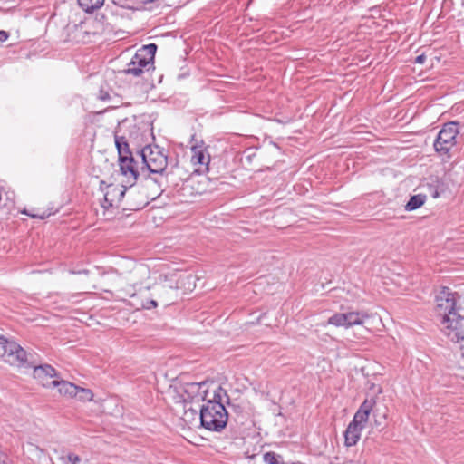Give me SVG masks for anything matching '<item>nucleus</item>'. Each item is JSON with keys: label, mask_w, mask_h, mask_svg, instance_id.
I'll return each mask as SVG.
<instances>
[{"label": "nucleus", "mask_w": 464, "mask_h": 464, "mask_svg": "<svg viewBox=\"0 0 464 464\" xmlns=\"http://www.w3.org/2000/svg\"><path fill=\"white\" fill-rule=\"evenodd\" d=\"M436 311L441 316L442 331L454 343L460 344L464 357V304L461 297L449 287H441L435 297Z\"/></svg>", "instance_id": "obj_1"}, {"label": "nucleus", "mask_w": 464, "mask_h": 464, "mask_svg": "<svg viewBox=\"0 0 464 464\" xmlns=\"http://www.w3.org/2000/svg\"><path fill=\"white\" fill-rule=\"evenodd\" d=\"M139 156L141 158L140 167L141 174L145 175L147 185L150 183L158 184L160 181L158 178H151L150 174L162 175L168 165V158L158 146H145L140 152Z\"/></svg>", "instance_id": "obj_2"}, {"label": "nucleus", "mask_w": 464, "mask_h": 464, "mask_svg": "<svg viewBox=\"0 0 464 464\" xmlns=\"http://www.w3.org/2000/svg\"><path fill=\"white\" fill-rule=\"evenodd\" d=\"M228 420L227 411L222 402L208 401L199 411L201 426L210 431H221Z\"/></svg>", "instance_id": "obj_3"}, {"label": "nucleus", "mask_w": 464, "mask_h": 464, "mask_svg": "<svg viewBox=\"0 0 464 464\" xmlns=\"http://www.w3.org/2000/svg\"><path fill=\"white\" fill-rule=\"evenodd\" d=\"M157 51L155 44H150L139 49L127 68L122 71L127 75L140 77L145 71H149L153 64L154 56Z\"/></svg>", "instance_id": "obj_4"}, {"label": "nucleus", "mask_w": 464, "mask_h": 464, "mask_svg": "<svg viewBox=\"0 0 464 464\" xmlns=\"http://www.w3.org/2000/svg\"><path fill=\"white\" fill-rule=\"evenodd\" d=\"M459 128L456 122H449L443 125L434 140L433 147L440 155H447L457 144Z\"/></svg>", "instance_id": "obj_5"}, {"label": "nucleus", "mask_w": 464, "mask_h": 464, "mask_svg": "<svg viewBox=\"0 0 464 464\" xmlns=\"http://www.w3.org/2000/svg\"><path fill=\"white\" fill-rule=\"evenodd\" d=\"M0 357L11 365L21 366L27 361L26 352L15 342L0 335Z\"/></svg>", "instance_id": "obj_6"}, {"label": "nucleus", "mask_w": 464, "mask_h": 464, "mask_svg": "<svg viewBox=\"0 0 464 464\" xmlns=\"http://www.w3.org/2000/svg\"><path fill=\"white\" fill-rule=\"evenodd\" d=\"M369 318L370 315L366 312L337 313L329 317L328 324L337 327L350 328L363 324Z\"/></svg>", "instance_id": "obj_7"}, {"label": "nucleus", "mask_w": 464, "mask_h": 464, "mask_svg": "<svg viewBox=\"0 0 464 464\" xmlns=\"http://www.w3.org/2000/svg\"><path fill=\"white\" fill-rule=\"evenodd\" d=\"M184 401L189 400L190 401H204L208 397L207 382H188L185 383L184 388Z\"/></svg>", "instance_id": "obj_8"}, {"label": "nucleus", "mask_w": 464, "mask_h": 464, "mask_svg": "<svg viewBox=\"0 0 464 464\" xmlns=\"http://www.w3.org/2000/svg\"><path fill=\"white\" fill-rule=\"evenodd\" d=\"M34 368V378L44 387L53 388L52 379L56 376L55 369L49 364L32 365Z\"/></svg>", "instance_id": "obj_9"}, {"label": "nucleus", "mask_w": 464, "mask_h": 464, "mask_svg": "<svg viewBox=\"0 0 464 464\" xmlns=\"http://www.w3.org/2000/svg\"><path fill=\"white\" fill-rule=\"evenodd\" d=\"M120 170L125 177H129L132 179L133 183L138 179L140 176L138 163L133 156L119 159Z\"/></svg>", "instance_id": "obj_10"}, {"label": "nucleus", "mask_w": 464, "mask_h": 464, "mask_svg": "<svg viewBox=\"0 0 464 464\" xmlns=\"http://www.w3.org/2000/svg\"><path fill=\"white\" fill-rule=\"evenodd\" d=\"M191 162L195 166H198L196 169L198 172H203L208 169V164L210 162V156L206 152L205 150L198 147L192 148Z\"/></svg>", "instance_id": "obj_11"}, {"label": "nucleus", "mask_w": 464, "mask_h": 464, "mask_svg": "<svg viewBox=\"0 0 464 464\" xmlns=\"http://www.w3.org/2000/svg\"><path fill=\"white\" fill-rule=\"evenodd\" d=\"M362 429V425L357 424L352 420L344 432L345 445L348 447L354 446L361 437Z\"/></svg>", "instance_id": "obj_12"}, {"label": "nucleus", "mask_w": 464, "mask_h": 464, "mask_svg": "<svg viewBox=\"0 0 464 464\" xmlns=\"http://www.w3.org/2000/svg\"><path fill=\"white\" fill-rule=\"evenodd\" d=\"M126 193V188H118L112 185L108 187V190L104 195V203L102 207L108 208L112 207L115 202V198L118 197V201H121Z\"/></svg>", "instance_id": "obj_13"}, {"label": "nucleus", "mask_w": 464, "mask_h": 464, "mask_svg": "<svg viewBox=\"0 0 464 464\" xmlns=\"http://www.w3.org/2000/svg\"><path fill=\"white\" fill-rule=\"evenodd\" d=\"M53 388L57 387L61 394L76 397L79 394V387L66 381H52Z\"/></svg>", "instance_id": "obj_14"}, {"label": "nucleus", "mask_w": 464, "mask_h": 464, "mask_svg": "<svg viewBox=\"0 0 464 464\" xmlns=\"http://www.w3.org/2000/svg\"><path fill=\"white\" fill-rule=\"evenodd\" d=\"M114 139L115 145L118 150L119 159L132 156V153L130 150V147L125 137L119 136L117 133H115Z\"/></svg>", "instance_id": "obj_15"}, {"label": "nucleus", "mask_w": 464, "mask_h": 464, "mask_svg": "<svg viewBox=\"0 0 464 464\" xmlns=\"http://www.w3.org/2000/svg\"><path fill=\"white\" fill-rule=\"evenodd\" d=\"M79 5L86 13H92L103 5L104 0H78Z\"/></svg>", "instance_id": "obj_16"}, {"label": "nucleus", "mask_w": 464, "mask_h": 464, "mask_svg": "<svg viewBox=\"0 0 464 464\" xmlns=\"http://www.w3.org/2000/svg\"><path fill=\"white\" fill-rule=\"evenodd\" d=\"M426 200V196L422 194H418L411 196L410 200L407 202L405 206V209L408 211L415 210L420 208Z\"/></svg>", "instance_id": "obj_17"}, {"label": "nucleus", "mask_w": 464, "mask_h": 464, "mask_svg": "<svg viewBox=\"0 0 464 464\" xmlns=\"http://www.w3.org/2000/svg\"><path fill=\"white\" fill-rule=\"evenodd\" d=\"M59 459L63 464H79L81 461V458L78 455L71 452L62 455Z\"/></svg>", "instance_id": "obj_18"}, {"label": "nucleus", "mask_w": 464, "mask_h": 464, "mask_svg": "<svg viewBox=\"0 0 464 464\" xmlns=\"http://www.w3.org/2000/svg\"><path fill=\"white\" fill-rule=\"evenodd\" d=\"M369 416V413L358 410L353 416V421L364 427V424L368 421Z\"/></svg>", "instance_id": "obj_19"}, {"label": "nucleus", "mask_w": 464, "mask_h": 464, "mask_svg": "<svg viewBox=\"0 0 464 464\" xmlns=\"http://www.w3.org/2000/svg\"><path fill=\"white\" fill-rule=\"evenodd\" d=\"M281 456L276 454L275 452H266L263 456V459L266 464H280L278 459Z\"/></svg>", "instance_id": "obj_20"}, {"label": "nucleus", "mask_w": 464, "mask_h": 464, "mask_svg": "<svg viewBox=\"0 0 464 464\" xmlns=\"http://www.w3.org/2000/svg\"><path fill=\"white\" fill-rule=\"evenodd\" d=\"M375 405V400L373 398L372 399H366L360 406L358 410L365 411L367 413H371V411L373 409V406Z\"/></svg>", "instance_id": "obj_21"}, {"label": "nucleus", "mask_w": 464, "mask_h": 464, "mask_svg": "<svg viewBox=\"0 0 464 464\" xmlns=\"http://www.w3.org/2000/svg\"><path fill=\"white\" fill-rule=\"evenodd\" d=\"M77 396H79L82 401H90L92 400L93 394L91 390L79 387V394Z\"/></svg>", "instance_id": "obj_22"}, {"label": "nucleus", "mask_w": 464, "mask_h": 464, "mask_svg": "<svg viewBox=\"0 0 464 464\" xmlns=\"http://www.w3.org/2000/svg\"><path fill=\"white\" fill-rule=\"evenodd\" d=\"M197 416H198L197 411L189 408L188 410H185L183 419L185 421L190 422L191 420H194Z\"/></svg>", "instance_id": "obj_23"}, {"label": "nucleus", "mask_w": 464, "mask_h": 464, "mask_svg": "<svg viewBox=\"0 0 464 464\" xmlns=\"http://www.w3.org/2000/svg\"><path fill=\"white\" fill-rule=\"evenodd\" d=\"M223 395L227 396L226 391L223 390L221 387H218V390L214 392L213 398L212 399H208L207 398L206 401H217L222 402V396Z\"/></svg>", "instance_id": "obj_24"}, {"label": "nucleus", "mask_w": 464, "mask_h": 464, "mask_svg": "<svg viewBox=\"0 0 464 464\" xmlns=\"http://www.w3.org/2000/svg\"><path fill=\"white\" fill-rule=\"evenodd\" d=\"M158 306L157 301L153 299H147L141 303V307L144 309H151Z\"/></svg>", "instance_id": "obj_25"}, {"label": "nucleus", "mask_w": 464, "mask_h": 464, "mask_svg": "<svg viewBox=\"0 0 464 464\" xmlns=\"http://www.w3.org/2000/svg\"><path fill=\"white\" fill-rule=\"evenodd\" d=\"M110 98H111V96H110L109 92L104 91L102 89L100 91L99 99H101L102 101H108V100H110Z\"/></svg>", "instance_id": "obj_26"}, {"label": "nucleus", "mask_w": 464, "mask_h": 464, "mask_svg": "<svg viewBox=\"0 0 464 464\" xmlns=\"http://www.w3.org/2000/svg\"><path fill=\"white\" fill-rule=\"evenodd\" d=\"M9 38V33L5 30H0V42H5Z\"/></svg>", "instance_id": "obj_27"}, {"label": "nucleus", "mask_w": 464, "mask_h": 464, "mask_svg": "<svg viewBox=\"0 0 464 464\" xmlns=\"http://www.w3.org/2000/svg\"><path fill=\"white\" fill-rule=\"evenodd\" d=\"M426 60V56L424 54H420L415 58V63L422 64Z\"/></svg>", "instance_id": "obj_28"}, {"label": "nucleus", "mask_w": 464, "mask_h": 464, "mask_svg": "<svg viewBox=\"0 0 464 464\" xmlns=\"http://www.w3.org/2000/svg\"><path fill=\"white\" fill-rule=\"evenodd\" d=\"M23 213L25 215H28L34 218H38L44 219L45 218L44 215L31 214V213L27 212L26 210H24Z\"/></svg>", "instance_id": "obj_29"}, {"label": "nucleus", "mask_w": 464, "mask_h": 464, "mask_svg": "<svg viewBox=\"0 0 464 464\" xmlns=\"http://www.w3.org/2000/svg\"><path fill=\"white\" fill-rule=\"evenodd\" d=\"M29 447L34 448L36 450H40V449L37 446H34V444H29Z\"/></svg>", "instance_id": "obj_30"}, {"label": "nucleus", "mask_w": 464, "mask_h": 464, "mask_svg": "<svg viewBox=\"0 0 464 464\" xmlns=\"http://www.w3.org/2000/svg\"><path fill=\"white\" fill-rule=\"evenodd\" d=\"M0 464H10L8 461L0 459Z\"/></svg>", "instance_id": "obj_31"}, {"label": "nucleus", "mask_w": 464, "mask_h": 464, "mask_svg": "<svg viewBox=\"0 0 464 464\" xmlns=\"http://www.w3.org/2000/svg\"><path fill=\"white\" fill-rule=\"evenodd\" d=\"M438 196H439V195H438V192H436V193L434 194V196H433V197H434V198H437Z\"/></svg>", "instance_id": "obj_32"}, {"label": "nucleus", "mask_w": 464, "mask_h": 464, "mask_svg": "<svg viewBox=\"0 0 464 464\" xmlns=\"http://www.w3.org/2000/svg\"><path fill=\"white\" fill-rule=\"evenodd\" d=\"M292 464H300V463H292Z\"/></svg>", "instance_id": "obj_33"}]
</instances>
